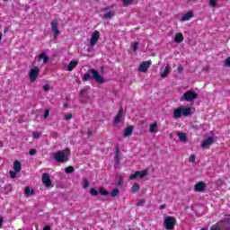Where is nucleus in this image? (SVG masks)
Masks as SVG:
<instances>
[{
  "mask_svg": "<svg viewBox=\"0 0 230 230\" xmlns=\"http://www.w3.org/2000/svg\"><path fill=\"white\" fill-rule=\"evenodd\" d=\"M87 80H95L97 84H105V79L103 76L100 75L97 70L90 69L83 77V82H87Z\"/></svg>",
  "mask_w": 230,
  "mask_h": 230,
  "instance_id": "1",
  "label": "nucleus"
},
{
  "mask_svg": "<svg viewBox=\"0 0 230 230\" xmlns=\"http://www.w3.org/2000/svg\"><path fill=\"white\" fill-rule=\"evenodd\" d=\"M69 150L65 149L61 151H58L54 154V159L56 163H67L69 161Z\"/></svg>",
  "mask_w": 230,
  "mask_h": 230,
  "instance_id": "2",
  "label": "nucleus"
},
{
  "mask_svg": "<svg viewBox=\"0 0 230 230\" xmlns=\"http://www.w3.org/2000/svg\"><path fill=\"white\" fill-rule=\"evenodd\" d=\"M199 98V94L193 90H189L183 93L180 102H195Z\"/></svg>",
  "mask_w": 230,
  "mask_h": 230,
  "instance_id": "3",
  "label": "nucleus"
},
{
  "mask_svg": "<svg viewBox=\"0 0 230 230\" xmlns=\"http://www.w3.org/2000/svg\"><path fill=\"white\" fill-rule=\"evenodd\" d=\"M177 219L174 217H166L164 220V227L166 230H173L175 229V224Z\"/></svg>",
  "mask_w": 230,
  "mask_h": 230,
  "instance_id": "4",
  "label": "nucleus"
},
{
  "mask_svg": "<svg viewBox=\"0 0 230 230\" xmlns=\"http://www.w3.org/2000/svg\"><path fill=\"white\" fill-rule=\"evenodd\" d=\"M147 175H148V170L137 171L134 174H131L129 176V181H134L137 177L139 179H144V177H146Z\"/></svg>",
  "mask_w": 230,
  "mask_h": 230,
  "instance_id": "5",
  "label": "nucleus"
},
{
  "mask_svg": "<svg viewBox=\"0 0 230 230\" xmlns=\"http://www.w3.org/2000/svg\"><path fill=\"white\" fill-rule=\"evenodd\" d=\"M150 66H152L151 60L144 61L140 64V66L138 67V71H140L141 73H146L148 71V69L150 68Z\"/></svg>",
  "mask_w": 230,
  "mask_h": 230,
  "instance_id": "6",
  "label": "nucleus"
},
{
  "mask_svg": "<svg viewBox=\"0 0 230 230\" xmlns=\"http://www.w3.org/2000/svg\"><path fill=\"white\" fill-rule=\"evenodd\" d=\"M40 70L37 66H34L31 69L29 73L31 82H35L37 80V76H39Z\"/></svg>",
  "mask_w": 230,
  "mask_h": 230,
  "instance_id": "7",
  "label": "nucleus"
},
{
  "mask_svg": "<svg viewBox=\"0 0 230 230\" xmlns=\"http://www.w3.org/2000/svg\"><path fill=\"white\" fill-rule=\"evenodd\" d=\"M98 39H100V31H95L90 39V46L92 48H94L96 46V43L98 42Z\"/></svg>",
  "mask_w": 230,
  "mask_h": 230,
  "instance_id": "8",
  "label": "nucleus"
},
{
  "mask_svg": "<svg viewBox=\"0 0 230 230\" xmlns=\"http://www.w3.org/2000/svg\"><path fill=\"white\" fill-rule=\"evenodd\" d=\"M41 181H42L44 186H46L47 188H50V186H52V184H53L51 182V178H49V174H48V173L42 174Z\"/></svg>",
  "mask_w": 230,
  "mask_h": 230,
  "instance_id": "9",
  "label": "nucleus"
},
{
  "mask_svg": "<svg viewBox=\"0 0 230 230\" xmlns=\"http://www.w3.org/2000/svg\"><path fill=\"white\" fill-rule=\"evenodd\" d=\"M51 30L54 33V37H58L60 35V31L58 30V22L57 20L51 22Z\"/></svg>",
  "mask_w": 230,
  "mask_h": 230,
  "instance_id": "10",
  "label": "nucleus"
},
{
  "mask_svg": "<svg viewBox=\"0 0 230 230\" xmlns=\"http://www.w3.org/2000/svg\"><path fill=\"white\" fill-rule=\"evenodd\" d=\"M213 143H215V138L213 137H209L202 141L200 146L201 148H208V146H211Z\"/></svg>",
  "mask_w": 230,
  "mask_h": 230,
  "instance_id": "11",
  "label": "nucleus"
},
{
  "mask_svg": "<svg viewBox=\"0 0 230 230\" xmlns=\"http://www.w3.org/2000/svg\"><path fill=\"white\" fill-rule=\"evenodd\" d=\"M181 118H182V116L184 118H188V116H191V108L181 106Z\"/></svg>",
  "mask_w": 230,
  "mask_h": 230,
  "instance_id": "12",
  "label": "nucleus"
},
{
  "mask_svg": "<svg viewBox=\"0 0 230 230\" xmlns=\"http://www.w3.org/2000/svg\"><path fill=\"white\" fill-rule=\"evenodd\" d=\"M121 116H123V108L119 110V112L114 119V125H119V123H121Z\"/></svg>",
  "mask_w": 230,
  "mask_h": 230,
  "instance_id": "13",
  "label": "nucleus"
},
{
  "mask_svg": "<svg viewBox=\"0 0 230 230\" xmlns=\"http://www.w3.org/2000/svg\"><path fill=\"white\" fill-rule=\"evenodd\" d=\"M204 188H206V184H204V182L202 181L196 183L194 186L195 191H199V192L204 191Z\"/></svg>",
  "mask_w": 230,
  "mask_h": 230,
  "instance_id": "14",
  "label": "nucleus"
},
{
  "mask_svg": "<svg viewBox=\"0 0 230 230\" xmlns=\"http://www.w3.org/2000/svg\"><path fill=\"white\" fill-rule=\"evenodd\" d=\"M182 40H184V36L182 35V33L181 32L176 33L174 36V42H176V44H181Z\"/></svg>",
  "mask_w": 230,
  "mask_h": 230,
  "instance_id": "15",
  "label": "nucleus"
},
{
  "mask_svg": "<svg viewBox=\"0 0 230 230\" xmlns=\"http://www.w3.org/2000/svg\"><path fill=\"white\" fill-rule=\"evenodd\" d=\"M13 170L16 173H19V172H21V170H22V165L21 164V162L19 161H14L13 163Z\"/></svg>",
  "mask_w": 230,
  "mask_h": 230,
  "instance_id": "16",
  "label": "nucleus"
},
{
  "mask_svg": "<svg viewBox=\"0 0 230 230\" xmlns=\"http://www.w3.org/2000/svg\"><path fill=\"white\" fill-rule=\"evenodd\" d=\"M170 71H172V67L170 66V65H167L165 66V68L164 69V71L161 74V76L163 78H166V76H168V75H170Z\"/></svg>",
  "mask_w": 230,
  "mask_h": 230,
  "instance_id": "17",
  "label": "nucleus"
},
{
  "mask_svg": "<svg viewBox=\"0 0 230 230\" xmlns=\"http://www.w3.org/2000/svg\"><path fill=\"white\" fill-rule=\"evenodd\" d=\"M114 161H115V168H118V166H119V148H116V153H115V157H114Z\"/></svg>",
  "mask_w": 230,
  "mask_h": 230,
  "instance_id": "18",
  "label": "nucleus"
},
{
  "mask_svg": "<svg viewBox=\"0 0 230 230\" xmlns=\"http://www.w3.org/2000/svg\"><path fill=\"white\" fill-rule=\"evenodd\" d=\"M76 66H78V60H72L67 66V70L73 71Z\"/></svg>",
  "mask_w": 230,
  "mask_h": 230,
  "instance_id": "19",
  "label": "nucleus"
},
{
  "mask_svg": "<svg viewBox=\"0 0 230 230\" xmlns=\"http://www.w3.org/2000/svg\"><path fill=\"white\" fill-rule=\"evenodd\" d=\"M132 132H134L132 126L126 128L124 130V137H128V136H132Z\"/></svg>",
  "mask_w": 230,
  "mask_h": 230,
  "instance_id": "20",
  "label": "nucleus"
},
{
  "mask_svg": "<svg viewBox=\"0 0 230 230\" xmlns=\"http://www.w3.org/2000/svg\"><path fill=\"white\" fill-rule=\"evenodd\" d=\"M181 106L174 110L173 111L174 119H179V118H181Z\"/></svg>",
  "mask_w": 230,
  "mask_h": 230,
  "instance_id": "21",
  "label": "nucleus"
},
{
  "mask_svg": "<svg viewBox=\"0 0 230 230\" xmlns=\"http://www.w3.org/2000/svg\"><path fill=\"white\" fill-rule=\"evenodd\" d=\"M40 60H43V64H48L49 62V57L43 52L40 55Z\"/></svg>",
  "mask_w": 230,
  "mask_h": 230,
  "instance_id": "22",
  "label": "nucleus"
},
{
  "mask_svg": "<svg viewBox=\"0 0 230 230\" xmlns=\"http://www.w3.org/2000/svg\"><path fill=\"white\" fill-rule=\"evenodd\" d=\"M149 132H151V134L157 132V122L150 124Z\"/></svg>",
  "mask_w": 230,
  "mask_h": 230,
  "instance_id": "23",
  "label": "nucleus"
},
{
  "mask_svg": "<svg viewBox=\"0 0 230 230\" xmlns=\"http://www.w3.org/2000/svg\"><path fill=\"white\" fill-rule=\"evenodd\" d=\"M191 17H193V13L188 12L181 17V21H190Z\"/></svg>",
  "mask_w": 230,
  "mask_h": 230,
  "instance_id": "24",
  "label": "nucleus"
},
{
  "mask_svg": "<svg viewBox=\"0 0 230 230\" xmlns=\"http://www.w3.org/2000/svg\"><path fill=\"white\" fill-rule=\"evenodd\" d=\"M114 15H115L114 11H109L104 13L103 18L104 19H112V17H114Z\"/></svg>",
  "mask_w": 230,
  "mask_h": 230,
  "instance_id": "25",
  "label": "nucleus"
},
{
  "mask_svg": "<svg viewBox=\"0 0 230 230\" xmlns=\"http://www.w3.org/2000/svg\"><path fill=\"white\" fill-rule=\"evenodd\" d=\"M82 186L84 190H87V188H89V180L87 178H84Z\"/></svg>",
  "mask_w": 230,
  "mask_h": 230,
  "instance_id": "26",
  "label": "nucleus"
},
{
  "mask_svg": "<svg viewBox=\"0 0 230 230\" xmlns=\"http://www.w3.org/2000/svg\"><path fill=\"white\" fill-rule=\"evenodd\" d=\"M25 195H35V190H33V189H30V187H26Z\"/></svg>",
  "mask_w": 230,
  "mask_h": 230,
  "instance_id": "27",
  "label": "nucleus"
},
{
  "mask_svg": "<svg viewBox=\"0 0 230 230\" xmlns=\"http://www.w3.org/2000/svg\"><path fill=\"white\" fill-rule=\"evenodd\" d=\"M138 46H139V42H137V41H134L133 43H131L132 51H134V52L137 51Z\"/></svg>",
  "mask_w": 230,
  "mask_h": 230,
  "instance_id": "28",
  "label": "nucleus"
},
{
  "mask_svg": "<svg viewBox=\"0 0 230 230\" xmlns=\"http://www.w3.org/2000/svg\"><path fill=\"white\" fill-rule=\"evenodd\" d=\"M178 137H179L180 141H182V142L186 141V139H187L185 133H179Z\"/></svg>",
  "mask_w": 230,
  "mask_h": 230,
  "instance_id": "29",
  "label": "nucleus"
},
{
  "mask_svg": "<svg viewBox=\"0 0 230 230\" xmlns=\"http://www.w3.org/2000/svg\"><path fill=\"white\" fill-rule=\"evenodd\" d=\"M139 185H138V183H135V184H133V186H132V191H133V193H137V191H139Z\"/></svg>",
  "mask_w": 230,
  "mask_h": 230,
  "instance_id": "30",
  "label": "nucleus"
},
{
  "mask_svg": "<svg viewBox=\"0 0 230 230\" xmlns=\"http://www.w3.org/2000/svg\"><path fill=\"white\" fill-rule=\"evenodd\" d=\"M65 172L66 173H73V172H75V168L73 166H68L65 168Z\"/></svg>",
  "mask_w": 230,
  "mask_h": 230,
  "instance_id": "31",
  "label": "nucleus"
},
{
  "mask_svg": "<svg viewBox=\"0 0 230 230\" xmlns=\"http://www.w3.org/2000/svg\"><path fill=\"white\" fill-rule=\"evenodd\" d=\"M41 136H42V134H40V132H37V131L32 133V137L34 139H39V138H40Z\"/></svg>",
  "mask_w": 230,
  "mask_h": 230,
  "instance_id": "32",
  "label": "nucleus"
},
{
  "mask_svg": "<svg viewBox=\"0 0 230 230\" xmlns=\"http://www.w3.org/2000/svg\"><path fill=\"white\" fill-rule=\"evenodd\" d=\"M119 194V189H114L111 193V197H118Z\"/></svg>",
  "mask_w": 230,
  "mask_h": 230,
  "instance_id": "33",
  "label": "nucleus"
},
{
  "mask_svg": "<svg viewBox=\"0 0 230 230\" xmlns=\"http://www.w3.org/2000/svg\"><path fill=\"white\" fill-rule=\"evenodd\" d=\"M90 195H93V197H97V195H99V192L95 189H91Z\"/></svg>",
  "mask_w": 230,
  "mask_h": 230,
  "instance_id": "34",
  "label": "nucleus"
},
{
  "mask_svg": "<svg viewBox=\"0 0 230 230\" xmlns=\"http://www.w3.org/2000/svg\"><path fill=\"white\" fill-rule=\"evenodd\" d=\"M132 1H134V0H122V3L124 4V6H128V5L132 4Z\"/></svg>",
  "mask_w": 230,
  "mask_h": 230,
  "instance_id": "35",
  "label": "nucleus"
},
{
  "mask_svg": "<svg viewBox=\"0 0 230 230\" xmlns=\"http://www.w3.org/2000/svg\"><path fill=\"white\" fill-rule=\"evenodd\" d=\"M100 194L102 195L103 197H107V195H109V191H107L103 189H101L100 190Z\"/></svg>",
  "mask_w": 230,
  "mask_h": 230,
  "instance_id": "36",
  "label": "nucleus"
},
{
  "mask_svg": "<svg viewBox=\"0 0 230 230\" xmlns=\"http://www.w3.org/2000/svg\"><path fill=\"white\" fill-rule=\"evenodd\" d=\"M10 177L11 179H15L17 177V172L15 171H10Z\"/></svg>",
  "mask_w": 230,
  "mask_h": 230,
  "instance_id": "37",
  "label": "nucleus"
},
{
  "mask_svg": "<svg viewBox=\"0 0 230 230\" xmlns=\"http://www.w3.org/2000/svg\"><path fill=\"white\" fill-rule=\"evenodd\" d=\"M210 230H222V228L218 226V224H216L210 227Z\"/></svg>",
  "mask_w": 230,
  "mask_h": 230,
  "instance_id": "38",
  "label": "nucleus"
},
{
  "mask_svg": "<svg viewBox=\"0 0 230 230\" xmlns=\"http://www.w3.org/2000/svg\"><path fill=\"white\" fill-rule=\"evenodd\" d=\"M65 119L67 121L69 119H73V114L68 113V114H65Z\"/></svg>",
  "mask_w": 230,
  "mask_h": 230,
  "instance_id": "39",
  "label": "nucleus"
},
{
  "mask_svg": "<svg viewBox=\"0 0 230 230\" xmlns=\"http://www.w3.org/2000/svg\"><path fill=\"white\" fill-rule=\"evenodd\" d=\"M209 5L212 6V8H215V6H217V0H210Z\"/></svg>",
  "mask_w": 230,
  "mask_h": 230,
  "instance_id": "40",
  "label": "nucleus"
},
{
  "mask_svg": "<svg viewBox=\"0 0 230 230\" xmlns=\"http://www.w3.org/2000/svg\"><path fill=\"white\" fill-rule=\"evenodd\" d=\"M43 118L46 119L48 118H49V110H45Z\"/></svg>",
  "mask_w": 230,
  "mask_h": 230,
  "instance_id": "41",
  "label": "nucleus"
},
{
  "mask_svg": "<svg viewBox=\"0 0 230 230\" xmlns=\"http://www.w3.org/2000/svg\"><path fill=\"white\" fill-rule=\"evenodd\" d=\"M225 66H226V67H230V58H227L225 60Z\"/></svg>",
  "mask_w": 230,
  "mask_h": 230,
  "instance_id": "42",
  "label": "nucleus"
},
{
  "mask_svg": "<svg viewBox=\"0 0 230 230\" xmlns=\"http://www.w3.org/2000/svg\"><path fill=\"white\" fill-rule=\"evenodd\" d=\"M182 71H184V66H182V65H180L178 66V73L181 75L182 73Z\"/></svg>",
  "mask_w": 230,
  "mask_h": 230,
  "instance_id": "43",
  "label": "nucleus"
},
{
  "mask_svg": "<svg viewBox=\"0 0 230 230\" xmlns=\"http://www.w3.org/2000/svg\"><path fill=\"white\" fill-rule=\"evenodd\" d=\"M190 163H195V155H191L189 158Z\"/></svg>",
  "mask_w": 230,
  "mask_h": 230,
  "instance_id": "44",
  "label": "nucleus"
},
{
  "mask_svg": "<svg viewBox=\"0 0 230 230\" xmlns=\"http://www.w3.org/2000/svg\"><path fill=\"white\" fill-rule=\"evenodd\" d=\"M29 154H30V155H35V154H37V150H35V149H31V150L29 151Z\"/></svg>",
  "mask_w": 230,
  "mask_h": 230,
  "instance_id": "45",
  "label": "nucleus"
},
{
  "mask_svg": "<svg viewBox=\"0 0 230 230\" xmlns=\"http://www.w3.org/2000/svg\"><path fill=\"white\" fill-rule=\"evenodd\" d=\"M43 91H45L46 93H48V91H49V84H45L43 86Z\"/></svg>",
  "mask_w": 230,
  "mask_h": 230,
  "instance_id": "46",
  "label": "nucleus"
},
{
  "mask_svg": "<svg viewBox=\"0 0 230 230\" xmlns=\"http://www.w3.org/2000/svg\"><path fill=\"white\" fill-rule=\"evenodd\" d=\"M123 184V178L119 177L118 181V186H121Z\"/></svg>",
  "mask_w": 230,
  "mask_h": 230,
  "instance_id": "47",
  "label": "nucleus"
},
{
  "mask_svg": "<svg viewBox=\"0 0 230 230\" xmlns=\"http://www.w3.org/2000/svg\"><path fill=\"white\" fill-rule=\"evenodd\" d=\"M43 230H51V226H44Z\"/></svg>",
  "mask_w": 230,
  "mask_h": 230,
  "instance_id": "48",
  "label": "nucleus"
},
{
  "mask_svg": "<svg viewBox=\"0 0 230 230\" xmlns=\"http://www.w3.org/2000/svg\"><path fill=\"white\" fill-rule=\"evenodd\" d=\"M10 31V29H8L7 27H5L4 30V33H7V31Z\"/></svg>",
  "mask_w": 230,
  "mask_h": 230,
  "instance_id": "49",
  "label": "nucleus"
},
{
  "mask_svg": "<svg viewBox=\"0 0 230 230\" xmlns=\"http://www.w3.org/2000/svg\"><path fill=\"white\" fill-rule=\"evenodd\" d=\"M3 227V218H0V229Z\"/></svg>",
  "mask_w": 230,
  "mask_h": 230,
  "instance_id": "50",
  "label": "nucleus"
},
{
  "mask_svg": "<svg viewBox=\"0 0 230 230\" xmlns=\"http://www.w3.org/2000/svg\"><path fill=\"white\" fill-rule=\"evenodd\" d=\"M164 208H166V206H165V205H162V206H160V209H164Z\"/></svg>",
  "mask_w": 230,
  "mask_h": 230,
  "instance_id": "51",
  "label": "nucleus"
},
{
  "mask_svg": "<svg viewBox=\"0 0 230 230\" xmlns=\"http://www.w3.org/2000/svg\"><path fill=\"white\" fill-rule=\"evenodd\" d=\"M3 40V33L0 32V42Z\"/></svg>",
  "mask_w": 230,
  "mask_h": 230,
  "instance_id": "52",
  "label": "nucleus"
},
{
  "mask_svg": "<svg viewBox=\"0 0 230 230\" xmlns=\"http://www.w3.org/2000/svg\"><path fill=\"white\" fill-rule=\"evenodd\" d=\"M64 107H67V104H64Z\"/></svg>",
  "mask_w": 230,
  "mask_h": 230,
  "instance_id": "53",
  "label": "nucleus"
},
{
  "mask_svg": "<svg viewBox=\"0 0 230 230\" xmlns=\"http://www.w3.org/2000/svg\"><path fill=\"white\" fill-rule=\"evenodd\" d=\"M201 230H208V229H206V228H201Z\"/></svg>",
  "mask_w": 230,
  "mask_h": 230,
  "instance_id": "54",
  "label": "nucleus"
},
{
  "mask_svg": "<svg viewBox=\"0 0 230 230\" xmlns=\"http://www.w3.org/2000/svg\"><path fill=\"white\" fill-rule=\"evenodd\" d=\"M129 230H135L134 228H130Z\"/></svg>",
  "mask_w": 230,
  "mask_h": 230,
  "instance_id": "55",
  "label": "nucleus"
}]
</instances>
